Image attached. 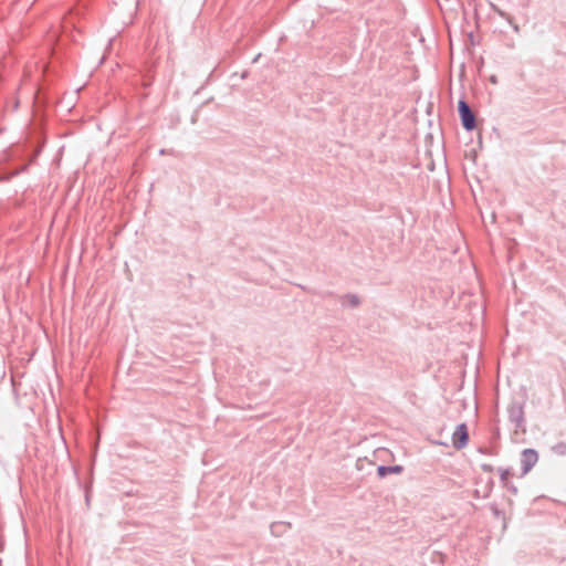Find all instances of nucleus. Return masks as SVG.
I'll use <instances>...</instances> for the list:
<instances>
[{
  "instance_id": "obj_12",
  "label": "nucleus",
  "mask_w": 566,
  "mask_h": 566,
  "mask_svg": "<svg viewBox=\"0 0 566 566\" xmlns=\"http://www.w3.org/2000/svg\"><path fill=\"white\" fill-rule=\"evenodd\" d=\"M501 17H505V13L501 10L497 11Z\"/></svg>"
},
{
  "instance_id": "obj_2",
  "label": "nucleus",
  "mask_w": 566,
  "mask_h": 566,
  "mask_svg": "<svg viewBox=\"0 0 566 566\" xmlns=\"http://www.w3.org/2000/svg\"><path fill=\"white\" fill-rule=\"evenodd\" d=\"M469 443V431L465 423H460L457 426L453 434H452V446L457 450H461L465 448Z\"/></svg>"
},
{
  "instance_id": "obj_6",
  "label": "nucleus",
  "mask_w": 566,
  "mask_h": 566,
  "mask_svg": "<svg viewBox=\"0 0 566 566\" xmlns=\"http://www.w3.org/2000/svg\"><path fill=\"white\" fill-rule=\"evenodd\" d=\"M497 472L500 474L502 484L505 486L507 484L509 476L511 474L510 470L505 469V468H499Z\"/></svg>"
},
{
  "instance_id": "obj_4",
  "label": "nucleus",
  "mask_w": 566,
  "mask_h": 566,
  "mask_svg": "<svg viewBox=\"0 0 566 566\" xmlns=\"http://www.w3.org/2000/svg\"><path fill=\"white\" fill-rule=\"evenodd\" d=\"M509 419L514 424L515 429H521L524 424V409L521 403L513 402L507 408Z\"/></svg>"
},
{
  "instance_id": "obj_3",
  "label": "nucleus",
  "mask_w": 566,
  "mask_h": 566,
  "mask_svg": "<svg viewBox=\"0 0 566 566\" xmlns=\"http://www.w3.org/2000/svg\"><path fill=\"white\" fill-rule=\"evenodd\" d=\"M538 461V453L534 449H524L521 453L522 475L527 474Z\"/></svg>"
},
{
  "instance_id": "obj_10",
  "label": "nucleus",
  "mask_w": 566,
  "mask_h": 566,
  "mask_svg": "<svg viewBox=\"0 0 566 566\" xmlns=\"http://www.w3.org/2000/svg\"><path fill=\"white\" fill-rule=\"evenodd\" d=\"M482 470L484 472H492L493 471V467L491 464H482Z\"/></svg>"
},
{
  "instance_id": "obj_7",
  "label": "nucleus",
  "mask_w": 566,
  "mask_h": 566,
  "mask_svg": "<svg viewBox=\"0 0 566 566\" xmlns=\"http://www.w3.org/2000/svg\"><path fill=\"white\" fill-rule=\"evenodd\" d=\"M345 298L352 307H357L360 303L359 297L355 294H347Z\"/></svg>"
},
{
  "instance_id": "obj_11",
  "label": "nucleus",
  "mask_w": 566,
  "mask_h": 566,
  "mask_svg": "<svg viewBox=\"0 0 566 566\" xmlns=\"http://www.w3.org/2000/svg\"><path fill=\"white\" fill-rule=\"evenodd\" d=\"M437 444H439V446H448L447 442H442V441H438Z\"/></svg>"
},
{
  "instance_id": "obj_8",
  "label": "nucleus",
  "mask_w": 566,
  "mask_h": 566,
  "mask_svg": "<svg viewBox=\"0 0 566 566\" xmlns=\"http://www.w3.org/2000/svg\"><path fill=\"white\" fill-rule=\"evenodd\" d=\"M286 525L287 527H291V523H281V522H274L271 524V532L274 535H277V527Z\"/></svg>"
},
{
  "instance_id": "obj_1",
  "label": "nucleus",
  "mask_w": 566,
  "mask_h": 566,
  "mask_svg": "<svg viewBox=\"0 0 566 566\" xmlns=\"http://www.w3.org/2000/svg\"><path fill=\"white\" fill-rule=\"evenodd\" d=\"M458 112L461 118L463 128L468 132L473 130L476 127L475 115L471 109L470 105L464 101L460 99L458 103Z\"/></svg>"
},
{
  "instance_id": "obj_5",
  "label": "nucleus",
  "mask_w": 566,
  "mask_h": 566,
  "mask_svg": "<svg viewBox=\"0 0 566 566\" xmlns=\"http://www.w3.org/2000/svg\"><path fill=\"white\" fill-rule=\"evenodd\" d=\"M402 470L403 468L401 465H379L377 468V474L380 479H382L391 473L399 474L402 472Z\"/></svg>"
},
{
  "instance_id": "obj_9",
  "label": "nucleus",
  "mask_w": 566,
  "mask_h": 566,
  "mask_svg": "<svg viewBox=\"0 0 566 566\" xmlns=\"http://www.w3.org/2000/svg\"><path fill=\"white\" fill-rule=\"evenodd\" d=\"M553 449L556 453L564 454L566 452V444L559 443V444L555 446Z\"/></svg>"
}]
</instances>
